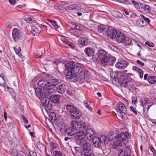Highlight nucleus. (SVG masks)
Instances as JSON below:
<instances>
[{"label":"nucleus","mask_w":156,"mask_h":156,"mask_svg":"<svg viewBox=\"0 0 156 156\" xmlns=\"http://www.w3.org/2000/svg\"><path fill=\"white\" fill-rule=\"evenodd\" d=\"M133 70L135 71L138 72L139 74V76L140 78H142L143 76V71L138 67L134 66L132 67Z\"/></svg>","instance_id":"nucleus-26"},{"label":"nucleus","mask_w":156,"mask_h":156,"mask_svg":"<svg viewBox=\"0 0 156 156\" xmlns=\"http://www.w3.org/2000/svg\"><path fill=\"white\" fill-rule=\"evenodd\" d=\"M109 47L111 49L113 50L114 51L115 50V49H116V47H115V46L112 45H109Z\"/></svg>","instance_id":"nucleus-56"},{"label":"nucleus","mask_w":156,"mask_h":156,"mask_svg":"<svg viewBox=\"0 0 156 156\" xmlns=\"http://www.w3.org/2000/svg\"><path fill=\"white\" fill-rule=\"evenodd\" d=\"M52 25L55 28L58 29V26L56 22L54 20H52L51 21V23Z\"/></svg>","instance_id":"nucleus-47"},{"label":"nucleus","mask_w":156,"mask_h":156,"mask_svg":"<svg viewBox=\"0 0 156 156\" xmlns=\"http://www.w3.org/2000/svg\"><path fill=\"white\" fill-rule=\"evenodd\" d=\"M84 52L88 56L91 57L94 54L93 50L89 47H87L85 48L84 49Z\"/></svg>","instance_id":"nucleus-23"},{"label":"nucleus","mask_w":156,"mask_h":156,"mask_svg":"<svg viewBox=\"0 0 156 156\" xmlns=\"http://www.w3.org/2000/svg\"><path fill=\"white\" fill-rule=\"evenodd\" d=\"M87 39L86 37L80 38L78 42L79 44L84 46H86L87 44Z\"/></svg>","instance_id":"nucleus-29"},{"label":"nucleus","mask_w":156,"mask_h":156,"mask_svg":"<svg viewBox=\"0 0 156 156\" xmlns=\"http://www.w3.org/2000/svg\"><path fill=\"white\" fill-rule=\"evenodd\" d=\"M80 151V148L78 147H75L74 149V151H72L73 154L75 155L76 154H78Z\"/></svg>","instance_id":"nucleus-40"},{"label":"nucleus","mask_w":156,"mask_h":156,"mask_svg":"<svg viewBox=\"0 0 156 156\" xmlns=\"http://www.w3.org/2000/svg\"><path fill=\"white\" fill-rule=\"evenodd\" d=\"M128 63L124 61L121 60L120 62H117L115 64V67L119 69H122L125 68L128 65Z\"/></svg>","instance_id":"nucleus-15"},{"label":"nucleus","mask_w":156,"mask_h":156,"mask_svg":"<svg viewBox=\"0 0 156 156\" xmlns=\"http://www.w3.org/2000/svg\"><path fill=\"white\" fill-rule=\"evenodd\" d=\"M25 20L27 23H35L36 21L35 19L33 17L26 18Z\"/></svg>","instance_id":"nucleus-37"},{"label":"nucleus","mask_w":156,"mask_h":156,"mask_svg":"<svg viewBox=\"0 0 156 156\" xmlns=\"http://www.w3.org/2000/svg\"><path fill=\"white\" fill-rule=\"evenodd\" d=\"M76 130L73 128L72 127L68 128L67 130L66 133L69 136L74 135L76 133Z\"/></svg>","instance_id":"nucleus-28"},{"label":"nucleus","mask_w":156,"mask_h":156,"mask_svg":"<svg viewBox=\"0 0 156 156\" xmlns=\"http://www.w3.org/2000/svg\"><path fill=\"white\" fill-rule=\"evenodd\" d=\"M61 40L64 43V44H67L71 48H74L75 47L74 46L73 44L72 43L69 42L67 39L65 38H62Z\"/></svg>","instance_id":"nucleus-34"},{"label":"nucleus","mask_w":156,"mask_h":156,"mask_svg":"<svg viewBox=\"0 0 156 156\" xmlns=\"http://www.w3.org/2000/svg\"><path fill=\"white\" fill-rule=\"evenodd\" d=\"M71 125L76 130L82 129V130H86L87 128V125L84 122H80L75 120L72 121L70 122Z\"/></svg>","instance_id":"nucleus-9"},{"label":"nucleus","mask_w":156,"mask_h":156,"mask_svg":"<svg viewBox=\"0 0 156 156\" xmlns=\"http://www.w3.org/2000/svg\"><path fill=\"white\" fill-rule=\"evenodd\" d=\"M74 29L76 30H78L80 28V27L78 26H77L75 24L74 25Z\"/></svg>","instance_id":"nucleus-62"},{"label":"nucleus","mask_w":156,"mask_h":156,"mask_svg":"<svg viewBox=\"0 0 156 156\" xmlns=\"http://www.w3.org/2000/svg\"><path fill=\"white\" fill-rule=\"evenodd\" d=\"M83 131V130H81L76 132L75 136V140H80V142H82V141L83 140L85 137V133Z\"/></svg>","instance_id":"nucleus-13"},{"label":"nucleus","mask_w":156,"mask_h":156,"mask_svg":"<svg viewBox=\"0 0 156 156\" xmlns=\"http://www.w3.org/2000/svg\"><path fill=\"white\" fill-rule=\"evenodd\" d=\"M136 62L138 65H140L141 66H143L144 65V64L143 62H141V61L138 60H136Z\"/></svg>","instance_id":"nucleus-53"},{"label":"nucleus","mask_w":156,"mask_h":156,"mask_svg":"<svg viewBox=\"0 0 156 156\" xmlns=\"http://www.w3.org/2000/svg\"><path fill=\"white\" fill-rule=\"evenodd\" d=\"M148 101V98H143L141 99L140 100V102L141 104L140 105L143 106L144 108H146L147 109V111L150 108V106L149 105V103L148 104L147 102Z\"/></svg>","instance_id":"nucleus-18"},{"label":"nucleus","mask_w":156,"mask_h":156,"mask_svg":"<svg viewBox=\"0 0 156 156\" xmlns=\"http://www.w3.org/2000/svg\"><path fill=\"white\" fill-rule=\"evenodd\" d=\"M83 131H86L85 134V137L88 140H92L93 136L95 133V132L92 129L89 128L87 126V128L86 130H83Z\"/></svg>","instance_id":"nucleus-11"},{"label":"nucleus","mask_w":156,"mask_h":156,"mask_svg":"<svg viewBox=\"0 0 156 156\" xmlns=\"http://www.w3.org/2000/svg\"><path fill=\"white\" fill-rule=\"evenodd\" d=\"M107 37L109 39H113L115 38L117 34V30L115 29H108Z\"/></svg>","instance_id":"nucleus-14"},{"label":"nucleus","mask_w":156,"mask_h":156,"mask_svg":"<svg viewBox=\"0 0 156 156\" xmlns=\"http://www.w3.org/2000/svg\"><path fill=\"white\" fill-rule=\"evenodd\" d=\"M121 3H125L126 4H129L132 2V3L135 5L136 9H138V7L140 3L133 0H119Z\"/></svg>","instance_id":"nucleus-19"},{"label":"nucleus","mask_w":156,"mask_h":156,"mask_svg":"<svg viewBox=\"0 0 156 156\" xmlns=\"http://www.w3.org/2000/svg\"><path fill=\"white\" fill-rule=\"evenodd\" d=\"M50 99L54 103H58L59 102L60 97L58 95L52 94L49 97Z\"/></svg>","instance_id":"nucleus-20"},{"label":"nucleus","mask_w":156,"mask_h":156,"mask_svg":"<svg viewBox=\"0 0 156 156\" xmlns=\"http://www.w3.org/2000/svg\"><path fill=\"white\" fill-rule=\"evenodd\" d=\"M50 98H49L47 97L43 98L41 100V102L44 106L47 107L49 108L50 109L51 108V105L50 104Z\"/></svg>","instance_id":"nucleus-16"},{"label":"nucleus","mask_w":156,"mask_h":156,"mask_svg":"<svg viewBox=\"0 0 156 156\" xmlns=\"http://www.w3.org/2000/svg\"><path fill=\"white\" fill-rule=\"evenodd\" d=\"M31 33L34 35H37L40 33V30L36 26L32 25L31 26Z\"/></svg>","instance_id":"nucleus-22"},{"label":"nucleus","mask_w":156,"mask_h":156,"mask_svg":"<svg viewBox=\"0 0 156 156\" xmlns=\"http://www.w3.org/2000/svg\"><path fill=\"white\" fill-rule=\"evenodd\" d=\"M112 15L115 17L117 18H121L122 16V15L118 11L114 10L112 12Z\"/></svg>","instance_id":"nucleus-35"},{"label":"nucleus","mask_w":156,"mask_h":156,"mask_svg":"<svg viewBox=\"0 0 156 156\" xmlns=\"http://www.w3.org/2000/svg\"><path fill=\"white\" fill-rule=\"evenodd\" d=\"M80 142H79L80 146H83L84 152L85 153L84 155L86 156H94V154L92 153L93 148V145L89 143Z\"/></svg>","instance_id":"nucleus-8"},{"label":"nucleus","mask_w":156,"mask_h":156,"mask_svg":"<svg viewBox=\"0 0 156 156\" xmlns=\"http://www.w3.org/2000/svg\"><path fill=\"white\" fill-rule=\"evenodd\" d=\"M118 73L116 72L112 73L110 74V77L112 83L116 85L117 83L120 84L123 87L127 86L128 83L130 82L131 80L130 74H124L120 76L119 79H118Z\"/></svg>","instance_id":"nucleus-2"},{"label":"nucleus","mask_w":156,"mask_h":156,"mask_svg":"<svg viewBox=\"0 0 156 156\" xmlns=\"http://www.w3.org/2000/svg\"><path fill=\"white\" fill-rule=\"evenodd\" d=\"M145 44L146 45L151 47H154V44L152 42L150 41H147L146 42Z\"/></svg>","instance_id":"nucleus-45"},{"label":"nucleus","mask_w":156,"mask_h":156,"mask_svg":"<svg viewBox=\"0 0 156 156\" xmlns=\"http://www.w3.org/2000/svg\"><path fill=\"white\" fill-rule=\"evenodd\" d=\"M12 37L15 41H17L20 37V32L18 29L15 28L13 29L12 32Z\"/></svg>","instance_id":"nucleus-17"},{"label":"nucleus","mask_w":156,"mask_h":156,"mask_svg":"<svg viewBox=\"0 0 156 156\" xmlns=\"http://www.w3.org/2000/svg\"><path fill=\"white\" fill-rule=\"evenodd\" d=\"M144 20H145V22L147 23H149L150 22V21L149 19L147 18L146 17Z\"/></svg>","instance_id":"nucleus-58"},{"label":"nucleus","mask_w":156,"mask_h":156,"mask_svg":"<svg viewBox=\"0 0 156 156\" xmlns=\"http://www.w3.org/2000/svg\"><path fill=\"white\" fill-rule=\"evenodd\" d=\"M29 153L31 156H37L36 152L34 151H30Z\"/></svg>","instance_id":"nucleus-52"},{"label":"nucleus","mask_w":156,"mask_h":156,"mask_svg":"<svg viewBox=\"0 0 156 156\" xmlns=\"http://www.w3.org/2000/svg\"><path fill=\"white\" fill-rule=\"evenodd\" d=\"M65 70L68 71L66 76L68 79H73V81L75 82L78 80V74L81 76L80 79L83 80L85 77L83 72V66L82 64L75 63L74 62H70L65 65Z\"/></svg>","instance_id":"nucleus-1"},{"label":"nucleus","mask_w":156,"mask_h":156,"mask_svg":"<svg viewBox=\"0 0 156 156\" xmlns=\"http://www.w3.org/2000/svg\"><path fill=\"white\" fill-rule=\"evenodd\" d=\"M125 45H128L131 43L130 39L127 37H125L122 42Z\"/></svg>","instance_id":"nucleus-36"},{"label":"nucleus","mask_w":156,"mask_h":156,"mask_svg":"<svg viewBox=\"0 0 156 156\" xmlns=\"http://www.w3.org/2000/svg\"><path fill=\"white\" fill-rule=\"evenodd\" d=\"M92 56V59L94 61H96L98 60L99 56L93 54Z\"/></svg>","instance_id":"nucleus-49"},{"label":"nucleus","mask_w":156,"mask_h":156,"mask_svg":"<svg viewBox=\"0 0 156 156\" xmlns=\"http://www.w3.org/2000/svg\"><path fill=\"white\" fill-rule=\"evenodd\" d=\"M4 116L5 119V120H6L7 119V115L6 112H4Z\"/></svg>","instance_id":"nucleus-61"},{"label":"nucleus","mask_w":156,"mask_h":156,"mask_svg":"<svg viewBox=\"0 0 156 156\" xmlns=\"http://www.w3.org/2000/svg\"><path fill=\"white\" fill-rule=\"evenodd\" d=\"M130 108L131 110L133 112V113H134V114L135 115H137V113L136 110H135L133 106H130Z\"/></svg>","instance_id":"nucleus-50"},{"label":"nucleus","mask_w":156,"mask_h":156,"mask_svg":"<svg viewBox=\"0 0 156 156\" xmlns=\"http://www.w3.org/2000/svg\"><path fill=\"white\" fill-rule=\"evenodd\" d=\"M113 148L118 151L119 156H130L131 151L129 146L123 142H115L112 145Z\"/></svg>","instance_id":"nucleus-3"},{"label":"nucleus","mask_w":156,"mask_h":156,"mask_svg":"<svg viewBox=\"0 0 156 156\" xmlns=\"http://www.w3.org/2000/svg\"><path fill=\"white\" fill-rule=\"evenodd\" d=\"M144 11L145 12L147 13H149L151 11V9L148 5H145Z\"/></svg>","instance_id":"nucleus-43"},{"label":"nucleus","mask_w":156,"mask_h":156,"mask_svg":"<svg viewBox=\"0 0 156 156\" xmlns=\"http://www.w3.org/2000/svg\"><path fill=\"white\" fill-rule=\"evenodd\" d=\"M115 61V58L112 56H107L103 57L100 61V62L102 65L111 66L113 65Z\"/></svg>","instance_id":"nucleus-10"},{"label":"nucleus","mask_w":156,"mask_h":156,"mask_svg":"<svg viewBox=\"0 0 156 156\" xmlns=\"http://www.w3.org/2000/svg\"><path fill=\"white\" fill-rule=\"evenodd\" d=\"M129 135L127 132H126L125 133L122 132L118 135L117 138V141L116 142H119V141H123L126 138H128Z\"/></svg>","instance_id":"nucleus-12"},{"label":"nucleus","mask_w":156,"mask_h":156,"mask_svg":"<svg viewBox=\"0 0 156 156\" xmlns=\"http://www.w3.org/2000/svg\"><path fill=\"white\" fill-rule=\"evenodd\" d=\"M48 81H49L51 83V84H53V86H55V85L58 84L59 83V82L57 79H51Z\"/></svg>","instance_id":"nucleus-39"},{"label":"nucleus","mask_w":156,"mask_h":156,"mask_svg":"<svg viewBox=\"0 0 156 156\" xmlns=\"http://www.w3.org/2000/svg\"><path fill=\"white\" fill-rule=\"evenodd\" d=\"M125 37L122 33L119 32L117 34L116 37L117 42L119 43H122Z\"/></svg>","instance_id":"nucleus-21"},{"label":"nucleus","mask_w":156,"mask_h":156,"mask_svg":"<svg viewBox=\"0 0 156 156\" xmlns=\"http://www.w3.org/2000/svg\"><path fill=\"white\" fill-rule=\"evenodd\" d=\"M67 128V126L66 124L64 123H62L60 129V132L62 134L66 132L67 130L68 129Z\"/></svg>","instance_id":"nucleus-31"},{"label":"nucleus","mask_w":156,"mask_h":156,"mask_svg":"<svg viewBox=\"0 0 156 156\" xmlns=\"http://www.w3.org/2000/svg\"><path fill=\"white\" fill-rule=\"evenodd\" d=\"M150 149L151 151L153 153L154 156H156V151L153 147L151 146L150 147Z\"/></svg>","instance_id":"nucleus-48"},{"label":"nucleus","mask_w":156,"mask_h":156,"mask_svg":"<svg viewBox=\"0 0 156 156\" xmlns=\"http://www.w3.org/2000/svg\"><path fill=\"white\" fill-rule=\"evenodd\" d=\"M130 17L132 18H134L137 16V15L135 13H133L130 15Z\"/></svg>","instance_id":"nucleus-60"},{"label":"nucleus","mask_w":156,"mask_h":156,"mask_svg":"<svg viewBox=\"0 0 156 156\" xmlns=\"http://www.w3.org/2000/svg\"><path fill=\"white\" fill-rule=\"evenodd\" d=\"M49 81H45L44 80H41L37 82L38 86L42 88L44 96L49 95L51 93L53 84H51Z\"/></svg>","instance_id":"nucleus-4"},{"label":"nucleus","mask_w":156,"mask_h":156,"mask_svg":"<svg viewBox=\"0 0 156 156\" xmlns=\"http://www.w3.org/2000/svg\"><path fill=\"white\" fill-rule=\"evenodd\" d=\"M108 139L105 135H101L100 137H94L92 138V143L95 147L100 148L102 144L107 143Z\"/></svg>","instance_id":"nucleus-6"},{"label":"nucleus","mask_w":156,"mask_h":156,"mask_svg":"<svg viewBox=\"0 0 156 156\" xmlns=\"http://www.w3.org/2000/svg\"><path fill=\"white\" fill-rule=\"evenodd\" d=\"M66 107L68 112L69 113L73 119L78 120L81 117L82 114L77 108L71 105H67Z\"/></svg>","instance_id":"nucleus-5"},{"label":"nucleus","mask_w":156,"mask_h":156,"mask_svg":"<svg viewBox=\"0 0 156 156\" xmlns=\"http://www.w3.org/2000/svg\"><path fill=\"white\" fill-rule=\"evenodd\" d=\"M98 53L99 56H103V57H105V56L106 55V52L103 50H101L98 51Z\"/></svg>","instance_id":"nucleus-41"},{"label":"nucleus","mask_w":156,"mask_h":156,"mask_svg":"<svg viewBox=\"0 0 156 156\" xmlns=\"http://www.w3.org/2000/svg\"><path fill=\"white\" fill-rule=\"evenodd\" d=\"M56 119V116L55 113L53 112H51L49 116V120L52 122H54Z\"/></svg>","instance_id":"nucleus-32"},{"label":"nucleus","mask_w":156,"mask_h":156,"mask_svg":"<svg viewBox=\"0 0 156 156\" xmlns=\"http://www.w3.org/2000/svg\"><path fill=\"white\" fill-rule=\"evenodd\" d=\"M55 156H63L62 154L60 151H55Z\"/></svg>","instance_id":"nucleus-51"},{"label":"nucleus","mask_w":156,"mask_h":156,"mask_svg":"<svg viewBox=\"0 0 156 156\" xmlns=\"http://www.w3.org/2000/svg\"><path fill=\"white\" fill-rule=\"evenodd\" d=\"M116 110L118 113V115L121 118L125 119L126 118L127 108L126 106L122 102H118Z\"/></svg>","instance_id":"nucleus-7"},{"label":"nucleus","mask_w":156,"mask_h":156,"mask_svg":"<svg viewBox=\"0 0 156 156\" xmlns=\"http://www.w3.org/2000/svg\"><path fill=\"white\" fill-rule=\"evenodd\" d=\"M19 49L18 50L17 48L16 47L14 48V49L16 53L19 56L22 55L20 53V52L21 51V49L20 48H19Z\"/></svg>","instance_id":"nucleus-44"},{"label":"nucleus","mask_w":156,"mask_h":156,"mask_svg":"<svg viewBox=\"0 0 156 156\" xmlns=\"http://www.w3.org/2000/svg\"><path fill=\"white\" fill-rule=\"evenodd\" d=\"M58 146V145L56 143H53L51 144L50 148L51 150H53L55 149Z\"/></svg>","instance_id":"nucleus-46"},{"label":"nucleus","mask_w":156,"mask_h":156,"mask_svg":"<svg viewBox=\"0 0 156 156\" xmlns=\"http://www.w3.org/2000/svg\"><path fill=\"white\" fill-rule=\"evenodd\" d=\"M85 107L90 111H91L93 110L92 108L89 106L88 105H87V106H86Z\"/></svg>","instance_id":"nucleus-59"},{"label":"nucleus","mask_w":156,"mask_h":156,"mask_svg":"<svg viewBox=\"0 0 156 156\" xmlns=\"http://www.w3.org/2000/svg\"><path fill=\"white\" fill-rule=\"evenodd\" d=\"M36 94L37 97L40 98L43 96V93L42 90V89H40L39 88H36L35 89Z\"/></svg>","instance_id":"nucleus-30"},{"label":"nucleus","mask_w":156,"mask_h":156,"mask_svg":"<svg viewBox=\"0 0 156 156\" xmlns=\"http://www.w3.org/2000/svg\"><path fill=\"white\" fill-rule=\"evenodd\" d=\"M17 153L15 152V153H11V156H17Z\"/></svg>","instance_id":"nucleus-63"},{"label":"nucleus","mask_w":156,"mask_h":156,"mask_svg":"<svg viewBox=\"0 0 156 156\" xmlns=\"http://www.w3.org/2000/svg\"><path fill=\"white\" fill-rule=\"evenodd\" d=\"M137 101V99L136 98L133 97L132 98V102L133 103L135 104V103Z\"/></svg>","instance_id":"nucleus-57"},{"label":"nucleus","mask_w":156,"mask_h":156,"mask_svg":"<svg viewBox=\"0 0 156 156\" xmlns=\"http://www.w3.org/2000/svg\"><path fill=\"white\" fill-rule=\"evenodd\" d=\"M147 80L150 83L153 84L156 82V76H149Z\"/></svg>","instance_id":"nucleus-33"},{"label":"nucleus","mask_w":156,"mask_h":156,"mask_svg":"<svg viewBox=\"0 0 156 156\" xmlns=\"http://www.w3.org/2000/svg\"><path fill=\"white\" fill-rule=\"evenodd\" d=\"M145 5L144 4L140 3L138 8L137 9L140 11L144 12V8L145 6Z\"/></svg>","instance_id":"nucleus-42"},{"label":"nucleus","mask_w":156,"mask_h":156,"mask_svg":"<svg viewBox=\"0 0 156 156\" xmlns=\"http://www.w3.org/2000/svg\"><path fill=\"white\" fill-rule=\"evenodd\" d=\"M9 3L12 5H14L16 2V0H9Z\"/></svg>","instance_id":"nucleus-55"},{"label":"nucleus","mask_w":156,"mask_h":156,"mask_svg":"<svg viewBox=\"0 0 156 156\" xmlns=\"http://www.w3.org/2000/svg\"><path fill=\"white\" fill-rule=\"evenodd\" d=\"M41 146L42 148L44 149L45 148V146L43 144H41L40 145H39L38 146V147H39V146Z\"/></svg>","instance_id":"nucleus-64"},{"label":"nucleus","mask_w":156,"mask_h":156,"mask_svg":"<svg viewBox=\"0 0 156 156\" xmlns=\"http://www.w3.org/2000/svg\"><path fill=\"white\" fill-rule=\"evenodd\" d=\"M77 5L76 4H74L67 6L66 7V9L70 10H77Z\"/></svg>","instance_id":"nucleus-38"},{"label":"nucleus","mask_w":156,"mask_h":156,"mask_svg":"<svg viewBox=\"0 0 156 156\" xmlns=\"http://www.w3.org/2000/svg\"><path fill=\"white\" fill-rule=\"evenodd\" d=\"M135 25L138 27H142L145 26L147 24L140 19L136 21Z\"/></svg>","instance_id":"nucleus-27"},{"label":"nucleus","mask_w":156,"mask_h":156,"mask_svg":"<svg viewBox=\"0 0 156 156\" xmlns=\"http://www.w3.org/2000/svg\"><path fill=\"white\" fill-rule=\"evenodd\" d=\"M66 90L65 85L64 84H61L58 86L57 88V91L59 93L63 94Z\"/></svg>","instance_id":"nucleus-24"},{"label":"nucleus","mask_w":156,"mask_h":156,"mask_svg":"<svg viewBox=\"0 0 156 156\" xmlns=\"http://www.w3.org/2000/svg\"><path fill=\"white\" fill-rule=\"evenodd\" d=\"M21 117L23 118V121L25 122V123H27L28 122V121L27 119L23 115H21Z\"/></svg>","instance_id":"nucleus-54"},{"label":"nucleus","mask_w":156,"mask_h":156,"mask_svg":"<svg viewBox=\"0 0 156 156\" xmlns=\"http://www.w3.org/2000/svg\"><path fill=\"white\" fill-rule=\"evenodd\" d=\"M108 29V28L107 26L102 24L100 25L98 28V31L100 33L106 31Z\"/></svg>","instance_id":"nucleus-25"}]
</instances>
